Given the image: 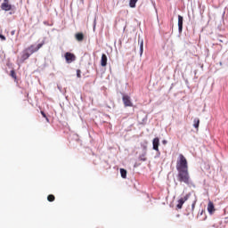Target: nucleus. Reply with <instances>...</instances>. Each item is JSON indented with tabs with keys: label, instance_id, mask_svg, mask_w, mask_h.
I'll return each mask as SVG.
<instances>
[{
	"label": "nucleus",
	"instance_id": "9",
	"mask_svg": "<svg viewBox=\"0 0 228 228\" xmlns=\"http://www.w3.org/2000/svg\"><path fill=\"white\" fill-rule=\"evenodd\" d=\"M101 65L102 67H106L108 65V56H106L105 53L102 54Z\"/></svg>",
	"mask_w": 228,
	"mask_h": 228
},
{
	"label": "nucleus",
	"instance_id": "22",
	"mask_svg": "<svg viewBox=\"0 0 228 228\" xmlns=\"http://www.w3.org/2000/svg\"><path fill=\"white\" fill-rule=\"evenodd\" d=\"M162 143H163V145H167V140H163Z\"/></svg>",
	"mask_w": 228,
	"mask_h": 228
},
{
	"label": "nucleus",
	"instance_id": "7",
	"mask_svg": "<svg viewBox=\"0 0 228 228\" xmlns=\"http://www.w3.org/2000/svg\"><path fill=\"white\" fill-rule=\"evenodd\" d=\"M153 151L159 152V138L156 137L152 140Z\"/></svg>",
	"mask_w": 228,
	"mask_h": 228
},
{
	"label": "nucleus",
	"instance_id": "1",
	"mask_svg": "<svg viewBox=\"0 0 228 228\" xmlns=\"http://www.w3.org/2000/svg\"><path fill=\"white\" fill-rule=\"evenodd\" d=\"M176 170L178 183H183L190 186L191 184V178L190 177V171L188 170V159L183 154H179L176 160Z\"/></svg>",
	"mask_w": 228,
	"mask_h": 228
},
{
	"label": "nucleus",
	"instance_id": "6",
	"mask_svg": "<svg viewBox=\"0 0 228 228\" xmlns=\"http://www.w3.org/2000/svg\"><path fill=\"white\" fill-rule=\"evenodd\" d=\"M65 59L67 63H72V61H76V55H74V53H66Z\"/></svg>",
	"mask_w": 228,
	"mask_h": 228
},
{
	"label": "nucleus",
	"instance_id": "12",
	"mask_svg": "<svg viewBox=\"0 0 228 228\" xmlns=\"http://www.w3.org/2000/svg\"><path fill=\"white\" fill-rule=\"evenodd\" d=\"M200 125V119H199V118H194L193 127H195V129H197V131H199Z\"/></svg>",
	"mask_w": 228,
	"mask_h": 228
},
{
	"label": "nucleus",
	"instance_id": "11",
	"mask_svg": "<svg viewBox=\"0 0 228 228\" xmlns=\"http://www.w3.org/2000/svg\"><path fill=\"white\" fill-rule=\"evenodd\" d=\"M178 29L179 32L183 31V16L178 15Z\"/></svg>",
	"mask_w": 228,
	"mask_h": 228
},
{
	"label": "nucleus",
	"instance_id": "16",
	"mask_svg": "<svg viewBox=\"0 0 228 228\" xmlns=\"http://www.w3.org/2000/svg\"><path fill=\"white\" fill-rule=\"evenodd\" d=\"M139 159L140 161H147L146 154L142 153V155H140Z\"/></svg>",
	"mask_w": 228,
	"mask_h": 228
},
{
	"label": "nucleus",
	"instance_id": "4",
	"mask_svg": "<svg viewBox=\"0 0 228 228\" xmlns=\"http://www.w3.org/2000/svg\"><path fill=\"white\" fill-rule=\"evenodd\" d=\"M1 10L4 12H10L12 10V4H10L9 0H4V3L1 4Z\"/></svg>",
	"mask_w": 228,
	"mask_h": 228
},
{
	"label": "nucleus",
	"instance_id": "17",
	"mask_svg": "<svg viewBox=\"0 0 228 228\" xmlns=\"http://www.w3.org/2000/svg\"><path fill=\"white\" fill-rule=\"evenodd\" d=\"M10 76L12 77L13 79H17V74L15 73V70H11Z\"/></svg>",
	"mask_w": 228,
	"mask_h": 228
},
{
	"label": "nucleus",
	"instance_id": "8",
	"mask_svg": "<svg viewBox=\"0 0 228 228\" xmlns=\"http://www.w3.org/2000/svg\"><path fill=\"white\" fill-rule=\"evenodd\" d=\"M209 215H213V213H215V211H216V209H215V204L213 203V201L209 200L208 203V208H207Z\"/></svg>",
	"mask_w": 228,
	"mask_h": 228
},
{
	"label": "nucleus",
	"instance_id": "21",
	"mask_svg": "<svg viewBox=\"0 0 228 228\" xmlns=\"http://www.w3.org/2000/svg\"><path fill=\"white\" fill-rule=\"evenodd\" d=\"M0 38L3 41L6 40V37H4L3 34H0Z\"/></svg>",
	"mask_w": 228,
	"mask_h": 228
},
{
	"label": "nucleus",
	"instance_id": "14",
	"mask_svg": "<svg viewBox=\"0 0 228 228\" xmlns=\"http://www.w3.org/2000/svg\"><path fill=\"white\" fill-rule=\"evenodd\" d=\"M136 3H138V0H130L129 2L130 8H136Z\"/></svg>",
	"mask_w": 228,
	"mask_h": 228
},
{
	"label": "nucleus",
	"instance_id": "5",
	"mask_svg": "<svg viewBox=\"0 0 228 228\" xmlns=\"http://www.w3.org/2000/svg\"><path fill=\"white\" fill-rule=\"evenodd\" d=\"M188 199H190V194H187L183 198L178 200V204L176 205L177 209H183V205L186 200H188Z\"/></svg>",
	"mask_w": 228,
	"mask_h": 228
},
{
	"label": "nucleus",
	"instance_id": "23",
	"mask_svg": "<svg viewBox=\"0 0 228 228\" xmlns=\"http://www.w3.org/2000/svg\"><path fill=\"white\" fill-rule=\"evenodd\" d=\"M81 3H82V4H85V0H81Z\"/></svg>",
	"mask_w": 228,
	"mask_h": 228
},
{
	"label": "nucleus",
	"instance_id": "20",
	"mask_svg": "<svg viewBox=\"0 0 228 228\" xmlns=\"http://www.w3.org/2000/svg\"><path fill=\"white\" fill-rule=\"evenodd\" d=\"M140 49H141V53H143V41L141 42Z\"/></svg>",
	"mask_w": 228,
	"mask_h": 228
},
{
	"label": "nucleus",
	"instance_id": "15",
	"mask_svg": "<svg viewBox=\"0 0 228 228\" xmlns=\"http://www.w3.org/2000/svg\"><path fill=\"white\" fill-rule=\"evenodd\" d=\"M55 200H56V198H55L54 195H53V194H50V195H48V197H47L48 202H54Z\"/></svg>",
	"mask_w": 228,
	"mask_h": 228
},
{
	"label": "nucleus",
	"instance_id": "3",
	"mask_svg": "<svg viewBox=\"0 0 228 228\" xmlns=\"http://www.w3.org/2000/svg\"><path fill=\"white\" fill-rule=\"evenodd\" d=\"M123 103L126 108L133 107V102H131V97L129 95H123Z\"/></svg>",
	"mask_w": 228,
	"mask_h": 228
},
{
	"label": "nucleus",
	"instance_id": "13",
	"mask_svg": "<svg viewBox=\"0 0 228 228\" xmlns=\"http://www.w3.org/2000/svg\"><path fill=\"white\" fill-rule=\"evenodd\" d=\"M120 175L123 179L127 177V171L124 168H120Z\"/></svg>",
	"mask_w": 228,
	"mask_h": 228
},
{
	"label": "nucleus",
	"instance_id": "24",
	"mask_svg": "<svg viewBox=\"0 0 228 228\" xmlns=\"http://www.w3.org/2000/svg\"><path fill=\"white\" fill-rule=\"evenodd\" d=\"M195 208V203L192 204V208Z\"/></svg>",
	"mask_w": 228,
	"mask_h": 228
},
{
	"label": "nucleus",
	"instance_id": "18",
	"mask_svg": "<svg viewBox=\"0 0 228 228\" xmlns=\"http://www.w3.org/2000/svg\"><path fill=\"white\" fill-rule=\"evenodd\" d=\"M41 115L44 117V118H45L47 122H49V118H47V115H45V112H44V110H41Z\"/></svg>",
	"mask_w": 228,
	"mask_h": 228
},
{
	"label": "nucleus",
	"instance_id": "2",
	"mask_svg": "<svg viewBox=\"0 0 228 228\" xmlns=\"http://www.w3.org/2000/svg\"><path fill=\"white\" fill-rule=\"evenodd\" d=\"M44 42L41 44H38L37 46H35V45H31L30 46H28V48H26L21 55V59L20 61L21 63H24V61H26V60H28L29 58V56H31V54H34V53H37L38 50L42 49V47L44 46Z\"/></svg>",
	"mask_w": 228,
	"mask_h": 228
},
{
	"label": "nucleus",
	"instance_id": "19",
	"mask_svg": "<svg viewBox=\"0 0 228 228\" xmlns=\"http://www.w3.org/2000/svg\"><path fill=\"white\" fill-rule=\"evenodd\" d=\"M77 77H81V69L77 70Z\"/></svg>",
	"mask_w": 228,
	"mask_h": 228
},
{
	"label": "nucleus",
	"instance_id": "10",
	"mask_svg": "<svg viewBox=\"0 0 228 228\" xmlns=\"http://www.w3.org/2000/svg\"><path fill=\"white\" fill-rule=\"evenodd\" d=\"M75 38L77 42H83L85 40V35L82 32H78L75 35Z\"/></svg>",
	"mask_w": 228,
	"mask_h": 228
}]
</instances>
